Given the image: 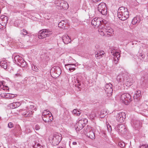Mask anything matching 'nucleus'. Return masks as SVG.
<instances>
[{
	"mask_svg": "<svg viewBox=\"0 0 148 148\" xmlns=\"http://www.w3.org/2000/svg\"><path fill=\"white\" fill-rule=\"evenodd\" d=\"M96 116L95 113L94 112H92L90 115V117L92 119H93Z\"/></svg>",
	"mask_w": 148,
	"mask_h": 148,
	"instance_id": "e433bc0d",
	"label": "nucleus"
},
{
	"mask_svg": "<svg viewBox=\"0 0 148 148\" xmlns=\"http://www.w3.org/2000/svg\"><path fill=\"white\" fill-rule=\"evenodd\" d=\"M106 33H107L108 34H109L108 33H110L111 34H113L114 32V31L111 27L108 26L106 25Z\"/></svg>",
	"mask_w": 148,
	"mask_h": 148,
	"instance_id": "a878e982",
	"label": "nucleus"
},
{
	"mask_svg": "<svg viewBox=\"0 0 148 148\" xmlns=\"http://www.w3.org/2000/svg\"><path fill=\"white\" fill-rule=\"evenodd\" d=\"M66 24V22L64 21H62L59 23L58 26L60 28H64L65 27Z\"/></svg>",
	"mask_w": 148,
	"mask_h": 148,
	"instance_id": "cd10ccee",
	"label": "nucleus"
},
{
	"mask_svg": "<svg viewBox=\"0 0 148 148\" xmlns=\"http://www.w3.org/2000/svg\"><path fill=\"white\" fill-rule=\"evenodd\" d=\"M52 143L54 145H58L62 139L61 134L57 132L54 133L53 135Z\"/></svg>",
	"mask_w": 148,
	"mask_h": 148,
	"instance_id": "20e7f679",
	"label": "nucleus"
},
{
	"mask_svg": "<svg viewBox=\"0 0 148 148\" xmlns=\"http://www.w3.org/2000/svg\"><path fill=\"white\" fill-rule=\"evenodd\" d=\"M58 148H63L62 147H59Z\"/></svg>",
	"mask_w": 148,
	"mask_h": 148,
	"instance_id": "603ef678",
	"label": "nucleus"
},
{
	"mask_svg": "<svg viewBox=\"0 0 148 148\" xmlns=\"http://www.w3.org/2000/svg\"><path fill=\"white\" fill-rule=\"evenodd\" d=\"M65 66L66 69L71 72L75 70V67H76V66L75 64L69 63L65 64Z\"/></svg>",
	"mask_w": 148,
	"mask_h": 148,
	"instance_id": "4468645a",
	"label": "nucleus"
},
{
	"mask_svg": "<svg viewBox=\"0 0 148 148\" xmlns=\"http://www.w3.org/2000/svg\"><path fill=\"white\" fill-rule=\"evenodd\" d=\"M20 74H19L18 73H17V74H15V75L17 76H20Z\"/></svg>",
	"mask_w": 148,
	"mask_h": 148,
	"instance_id": "8fccbe9b",
	"label": "nucleus"
},
{
	"mask_svg": "<svg viewBox=\"0 0 148 148\" xmlns=\"http://www.w3.org/2000/svg\"><path fill=\"white\" fill-rule=\"evenodd\" d=\"M8 126L10 128H12L13 127V124L12 123L10 122L8 123Z\"/></svg>",
	"mask_w": 148,
	"mask_h": 148,
	"instance_id": "a19ab883",
	"label": "nucleus"
},
{
	"mask_svg": "<svg viewBox=\"0 0 148 148\" xmlns=\"http://www.w3.org/2000/svg\"><path fill=\"white\" fill-rule=\"evenodd\" d=\"M114 62L116 64H117L118 63V61H115Z\"/></svg>",
	"mask_w": 148,
	"mask_h": 148,
	"instance_id": "3c124183",
	"label": "nucleus"
},
{
	"mask_svg": "<svg viewBox=\"0 0 148 148\" xmlns=\"http://www.w3.org/2000/svg\"><path fill=\"white\" fill-rule=\"evenodd\" d=\"M88 123L87 119H82L79 120L75 125V128L76 131H79L83 129Z\"/></svg>",
	"mask_w": 148,
	"mask_h": 148,
	"instance_id": "f03ea898",
	"label": "nucleus"
},
{
	"mask_svg": "<svg viewBox=\"0 0 148 148\" xmlns=\"http://www.w3.org/2000/svg\"><path fill=\"white\" fill-rule=\"evenodd\" d=\"M118 60H117V58H116L115 57V58L114 59V62L116 61H118Z\"/></svg>",
	"mask_w": 148,
	"mask_h": 148,
	"instance_id": "09e8293b",
	"label": "nucleus"
},
{
	"mask_svg": "<svg viewBox=\"0 0 148 148\" xmlns=\"http://www.w3.org/2000/svg\"><path fill=\"white\" fill-rule=\"evenodd\" d=\"M126 83L128 86H130L133 83V81L130 78L126 79Z\"/></svg>",
	"mask_w": 148,
	"mask_h": 148,
	"instance_id": "7c9ffc66",
	"label": "nucleus"
},
{
	"mask_svg": "<svg viewBox=\"0 0 148 148\" xmlns=\"http://www.w3.org/2000/svg\"><path fill=\"white\" fill-rule=\"evenodd\" d=\"M99 53H97L95 54V57H96L98 58L99 57Z\"/></svg>",
	"mask_w": 148,
	"mask_h": 148,
	"instance_id": "49530a36",
	"label": "nucleus"
},
{
	"mask_svg": "<svg viewBox=\"0 0 148 148\" xmlns=\"http://www.w3.org/2000/svg\"><path fill=\"white\" fill-rule=\"evenodd\" d=\"M131 124L134 127L137 128L140 126L141 123L139 121L133 120L131 121Z\"/></svg>",
	"mask_w": 148,
	"mask_h": 148,
	"instance_id": "a211bd4d",
	"label": "nucleus"
},
{
	"mask_svg": "<svg viewBox=\"0 0 148 148\" xmlns=\"http://www.w3.org/2000/svg\"><path fill=\"white\" fill-rule=\"evenodd\" d=\"M124 74H120L117 76V80L119 82H123L124 80Z\"/></svg>",
	"mask_w": 148,
	"mask_h": 148,
	"instance_id": "b1692460",
	"label": "nucleus"
},
{
	"mask_svg": "<svg viewBox=\"0 0 148 148\" xmlns=\"http://www.w3.org/2000/svg\"><path fill=\"white\" fill-rule=\"evenodd\" d=\"M141 95V91L140 90H138L136 91V92L134 95V99H136L138 100L139 99V97Z\"/></svg>",
	"mask_w": 148,
	"mask_h": 148,
	"instance_id": "bb28decb",
	"label": "nucleus"
},
{
	"mask_svg": "<svg viewBox=\"0 0 148 148\" xmlns=\"http://www.w3.org/2000/svg\"><path fill=\"white\" fill-rule=\"evenodd\" d=\"M37 147H35V148H41V146H40V145H39V144H38L37 145Z\"/></svg>",
	"mask_w": 148,
	"mask_h": 148,
	"instance_id": "a18cd8bd",
	"label": "nucleus"
},
{
	"mask_svg": "<svg viewBox=\"0 0 148 148\" xmlns=\"http://www.w3.org/2000/svg\"><path fill=\"white\" fill-rule=\"evenodd\" d=\"M40 128V126L38 124L36 125L34 127V129L36 130H39Z\"/></svg>",
	"mask_w": 148,
	"mask_h": 148,
	"instance_id": "58836bf2",
	"label": "nucleus"
},
{
	"mask_svg": "<svg viewBox=\"0 0 148 148\" xmlns=\"http://www.w3.org/2000/svg\"><path fill=\"white\" fill-rule=\"evenodd\" d=\"M114 51V50H111V52L112 54L114 56V57L117 58V60H119V58L120 56L119 53Z\"/></svg>",
	"mask_w": 148,
	"mask_h": 148,
	"instance_id": "4be33fe9",
	"label": "nucleus"
},
{
	"mask_svg": "<svg viewBox=\"0 0 148 148\" xmlns=\"http://www.w3.org/2000/svg\"><path fill=\"white\" fill-rule=\"evenodd\" d=\"M21 103L18 102H14L10 104L11 108L13 109L17 108L20 106Z\"/></svg>",
	"mask_w": 148,
	"mask_h": 148,
	"instance_id": "412c9836",
	"label": "nucleus"
},
{
	"mask_svg": "<svg viewBox=\"0 0 148 148\" xmlns=\"http://www.w3.org/2000/svg\"><path fill=\"white\" fill-rule=\"evenodd\" d=\"M35 106L34 105H31L29 106V107H27L26 108H28V110H31L33 109H34L35 111H36L37 108L36 107H35Z\"/></svg>",
	"mask_w": 148,
	"mask_h": 148,
	"instance_id": "473e14b6",
	"label": "nucleus"
},
{
	"mask_svg": "<svg viewBox=\"0 0 148 148\" xmlns=\"http://www.w3.org/2000/svg\"><path fill=\"white\" fill-rule=\"evenodd\" d=\"M107 129L109 131H111L112 130V128L111 125H108L107 126Z\"/></svg>",
	"mask_w": 148,
	"mask_h": 148,
	"instance_id": "37998d69",
	"label": "nucleus"
},
{
	"mask_svg": "<svg viewBox=\"0 0 148 148\" xmlns=\"http://www.w3.org/2000/svg\"><path fill=\"white\" fill-rule=\"evenodd\" d=\"M19 112L23 116L25 117L31 116L33 114L32 111L28 110V108H27L26 109H20L19 110Z\"/></svg>",
	"mask_w": 148,
	"mask_h": 148,
	"instance_id": "6e6552de",
	"label": "nucleus"
},
{
	"mask_svg": "<svg viewBox=\"0 0 148 148\" xmlns=\"http://www.w3.org/2000/svg\"><path fill=\"white\" fill-rule=\"evenodd\" d=\"M91 23L93 25L99 26L101 24V21L99 18H95L92 20Z\"/></svg>",
	"mask_w": 148,
	"mask_h": 148,
	"instance_id": "6ab92c4d",
	"label": "nucleus"
},
{
	"mask_svg": "<svg viewBox=\"0 0 148 148\" xmlns=\"http://www.w3.org/2000/svg\"><path fill=\"white\" fill-rule=\"evenodd\" d=\"M108 114V112L107 110H102L101 111L100 117L101 118H103Z\"/></svg>",
	"mask_w": 148,
	"mask_h": 148,
	"instance_id": "c85d7f7f",
	"label": "nucleus"
},
{
	"mask_svg": "<svg viewBox=\"0 0 148 148\" xmlns=\"http://www.w3.org/2000/svg\"><path fill=\"white\" fill-rule=\"evenodd\" d=\"M62 39L64 43L68 44L71 41V40L67 35H65L62 37Z\"/></svg>",
	"mask_w": 148,
	"mask_h": 148,
	"instance_id": "aec40b11",
	"label": "nucleus"
},
{
	"mask_svg": "<svg viewBox=\"0 0 148 148\" xmlns=\"http://www.w3.org/2000/svg\"><path fill=\"white\" fill-rule=\"evenodd\" d=\"M105 89L106 92L107 94H111L112 92L113 89L112 85L110 83L107 84L105 86Z\"/></svg>",
	"mask_w": 148,
	"mask_h": 148,
	"instance_id": "dca6fc26",
	"label": "nucleus"
},
{
	"mask_svg": "<svg viewBox=\"0 0 148 148\" xmlns=\"http://www.w3.org/2000/svg\"><path fill=\"white\" fill-rule=\"evenodd\" d=\"M55 4L58 6L59 9H67L69 8V5L67 2L62 0H56L55 1Z\"/></svg>",
	"mask_w": 148,
	"mask_h": 148,
	"instance_id": "7ed1b4c3",
	"label": "nucleus"
},
{
	"mask_svg": "<svg viewBox=\"0 0 148 148\" xmlns=\"http://www.w3.org/2000/svg\"><path fill=\"white\" fill-rule=\"evenodd\" d=\"M32 69L33 71L36 72H38V67L34 64H32Z\"/></svg>",
	"mask_w": 148,
	"mask_h": 148,
	"instance_id": "72a5a7b5",
	"label": "nucleus"
},
{
	"mask_svg": "<svg viewBox=\"0 0 148 148\" xmlns=\"http://www.w3.org/2000/svg\"><path fill=\"white\" fill-rule=\"evenodd\" d=\"M0 64L1 66L5 69H6L8 67V63L5 61H1L0 62Z\"/></svg>",
	"mask_w": 148,
	"mask_h": 148,
	"instance_id": "5701e85b",
	"label": "nucleus"
},
{
	"mask_svg": "<svg viewBox=\"0 0 148 148\" xmlns=\"http://www.w3.org/2000/svg\"><path fill=\"white\" fill-rule=\"evenodd\" d=\"M45 112H43L42 113V118L45 122L52 121L53 120L52 115H47L45 114Z\"/></svg>",
	"mask_w": 148,
	"mask_h": 148,
	"instance_id": "f8f14e48",
	"label": "nucleus"
},
{
	"mask_svg": "<svg viewBox=\"0 0 148 148\" xmlns=\"http://www.w3.org/2000/svg\"><path fill=\"white\" fill-rule=\"evenodd\" d=\"M15 62L18 65L24 67L26 65V62L23 59L18 55L15 56L14 58Z\"/></svg>",
	"mask_w": 148,
	"mask_h": 148,
	"instance_id": "423d86ee",
	"label": "nucleus"
},
{
	"mask_svg": "<svg viewBox=\"0 0 148 148\" xmlns=\"http://www.w3.org/2000/svg\"><path fill=\"white\" fill-rule=\"evenodd\" d=\"M119 97L120 100L126 105L127 104L128 102L131 101V96L128 94H121L119 95Z\"/></svg>",
	"mask_w": 148,
	"mask_h": 148,
	"instance_id": "39448f33",
	"label": "nucleus"
},
{
	"mask_svg": "<svg viewBox=\"0 0 148 148\" xmlns=\"http://www.w3.org/2000/svg\"><path fill=\"white\" fill-rule=\"evenodd\" d=\"M72 113L74 115L78 116L80 115L81 112L77 109H74Z\"/></svg>",
	"mask_w": 148,
	"mask_h": 148,
	"instance_id": "c756f323",
	"label": "nucleus"
},
{
	"mask_svg": "<svg viewBox=\"0 0 148 148\" xmlns=\"http://www.w3.org/2000/svg\"><path fill=\"white\" fill-rule=\"evenodd\" d=\"M86 135L87 137L91 139H93L95 138L94 133L91 129L87 130Z\"/></svg>",
	"mask_w": 148,
	"mask_h": 148,
	"instance_id": "f3484780",
	"label": "nucleus"
},
{
	"mask_svg": "<svg viewBox=\"0 0 148 148\" xmlns=\"http://www.w3.org/2000/svg\"><path fill=\"white\" fill-rule=\"evenodd\" d=\"M105 53L104 51H100L99 53V56L101 57L102 55H103Z\"/></svg>",
	"mask_w": 148,
	"mask_h": 148,
	"instance_id": "79ce46f5",
	"label": "nucleus"
},
{
	"mask_svg": "<svg viewBox=\"0 0 148 148\" xmlns=\"http://www.w3.org/2000/svg\"><path fill=\"white\" fill-rule=\"evenodd\" d=\"M132 43V45H133V44H134V43Z\"/></svg>",
	"mask_w": 148,
	"mask_h": 148,
	"instance_id": "5fc2aeb1",
	"label": "nucleus"
},
{
	"mask_svg": "<svg viewBox=\"0 0 148 148\" xmlns=\"http://www.w3.org/2000/svg\"><path fill=\"white\" fill-rule=\"evenodd\" d=\"M1 116H0V120H1Z\"/></svg>",
	"mask_w": 148,
	"mask_h": 148,
	"instance_id": "864d4df0",
	"label": "nucleus"
},
{
	"mask_svg": "<svg viewBox=\"0 0 148 148\" xmlns=\"http://www.w3.org/2000/svg\"><path fill=\"white\" fill-rule=\"evenodd\" d=\"M106 25H102L98 29L99 34L102 36L105 35L106 32Z\"/></svg>",
	"mask_w": 148,
	"mask_h": 148,
	"instance_id": "2eb2a0df",
	"label": "nucleus"
},
{
	"mask_svg": "<svg viewBox=\"0 0 148 148\" xmlns=\"http://www.w3.org/2000/svg\"><path fill=\"white\" fill-rule=\"evenodd\" d=\"M118 145L119 146L121 147H123L125 146V144L124 143L122 142H119V143Z\"/></svg>",
	"mask_w": 148,
	"mask_h": 148,
	"instance_id": "4c0bfd02",
	"label": "nucleus"
},
{
	"mask_svg": "<svg viewBox=\"0 0 148 148\" xmlns=\"http://www.w3.org/2000/svg\"><path fill=\"white\" fill-rule=\"evenodd\" d=\"M4 81H0V88L3 89V90L5 89V88L7 87V86H5V84L4 83Z\"/></svg>",
	"mask_w": 148,
	"mask_h": 148,
	"instance_id": "2f4dec72",
	"label": "nucleus"
},
{
	"mask_svg": "<svg viewBox=\"0 0 148 148\" xmlns=\"http://www.w3.org/2000/svg\"><path fill=\"white\" fill-rule=\"evenodd\" d=\"M50 34L48 30L43 29L39 32L38 36L39 38L42 39L49 36Z\"/></svg>",
	"mask_w": 148,
	"mask_h": 148,
	"instance_id": "1a4fd4ad",
	"label": "nucleus"
},
{
	"mask_svg": "<svg viewBox=\"0 0 148 148\" xmlns=\"http://www.w3.org/2000/svg\"><path fill=\"white\" fill-rule=\"evenodd\" d=\"M116 130L120 134H125L127 130L125 126L123 124H119L116 127Z\"/></svg>",
	"mask_w": 148,
	"mask_h": 148,
	"instance_id": "9b49d317",
	"label": "nucleus"
},
{
	"mask_svg": "<svg viewBox=\"0 0 148 148\" xmlns=\"http://www.w3.org/2000/svg\"><path fill=\"white\" fill-rule=\"evenodd\" d=\"M44 112H45V114H47V115H51L49 114L50 112L47 110H45Z\"/></svg>",
	"mask_w": 148,
	"mask_h": 148,
	"instance_id": "c03bdc74",
	"label": "nucleus"
},
{
	"mask_svg": "<svg viewBox=\"0 0 148 148\" xmlns=\"http://www.w3.org/2000/svg\"><path fill=\"white\" fill-rule=\"evenodd\" d=\"M72 144L73 145H76L77 144V143L76 142H73Z\"/></svg>",
	"mask_w": 148,
	"mask_h": 148,
	"instance_id": "de8ad7c7",
	"label": "nucleus"
},
{
	"mask_svg": "<svg viewBox=\"0 0 148 148\" xmlns=\"http://www.w3.org/2000/svg\"><path fill=\"white\" fill-rule=\"evenodd\" d=\"M28 34L27 31L25 29H23L21 31V34L23 35H25Z\"/></svg>",
	"mask_w": 148,
	"mask_h": 148,
	"instance_id": "f704fd0d",
	"label": "nucleus"
},
{
	"mask_svg": "<svg viewBox=\"0 0 148 148\" xmlns=\"http://www.w3.org/2000/svg\"><path fill=\"white\" fill-rule=\"evenodd\" d=\"M148 145L147 144L143 145L140 146V148H147Z\"/></svg>",
	"mask_w": 148,
	"mask_h": 148,
	"instance_id": "ea45409f",
	"label": "nucleus"
},
{
	"mask_svg": "<svg viewBox=\"0 0 148 148\" xmlns=\"http://www.w3.org/2000/svg\"><path fill=\"white\" fill-rule=\"evenodd\" d=\"M117 15L119 19L121 20H126L129 16L127 9L123 7H120L118 10Z\"/></svg>",
	"mask_w": 148,
	"mask_h": 148,
	"instance_id": "f257e3e1",
	"label": "nucleus"
},
{
	"mask_svg": "<svg viewBox=\"0 0 148 148\" xmlns=\"http://www.w3.org/2000/svg\"><path fill=\"white\" fill-rule=\"evenodd\" d=\"M99 11L103 15H106L107 14L106 4L104 3H101L98 5Z\"/></svg>",
	"mask_w": 148,
	"mask_h": 148,
	"instance_id": "0eeeda50",
	"label": "nucleus"
},
{
	"mask_svg": "<svg viewBox=\"0 0 148 148\" xmlns=\"http://www.w3.org/2000/svg\"><path fill=\"white\" fill-rule=\"evenodd\" d=\"M8 19L7 17L2 16L0 17V24L1 26L5 27L8 23Z\"/></svg>",
	"mask_w": 148,
	"mask_h": 148,
	"instance_id": "ddd939ff",
	"label": "nucleus"
},
{
	"mask_svg": "<svg viewBox=\"0 0 148 148\" xmlns=\"http://www.w3.org/2000/svg\"><path fill=\"white\" fill-rule=\"evenodd\" d=\"M77 82L75 84V86L76 87H77L79 88H81L80 86L81 85V81L79 80H77Z\"/></svg>",
	"mask_w": 148,
	"mask_h": 148,
	"instance_id": "c9c22d12",
	"label": "nucleus"
},
{
	"mask_svg": "<svg viewBox=\"0 0 148 148\" xmlns=\"http://www.w3.org/2000/svg\"><path fill=\"white\" fill-rule=\"evenodd\" d=\"M126 117V114L124 112L117 113L116 115V119L117 121L120 123L123 122Z\"/></svg>",
	"mask_w": 148,
	"mask_h": 148,
	"instance_id": "9d476101",
	"label": "nucleus"
},
{
	"mask_svg": "<svg viewBox=\"0 0 148 148\" xmlns=\"http://www.w3.org/2000/svg\"><path fill=\"white\" fill-rule=\"evenodd\" d=\"M140 21V20L139 18V16H137L133 18L132 22L133 25H134L137 23H139Z\"/></svg>",
	"mask_w": 148,
	"mask_h": 148,
	"instance_id": "393cba45",
	"label": "nucleus"
}]
</instances>
